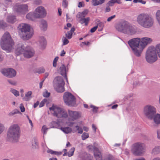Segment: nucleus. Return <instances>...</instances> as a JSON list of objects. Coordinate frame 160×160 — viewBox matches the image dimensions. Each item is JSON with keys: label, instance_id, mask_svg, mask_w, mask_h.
<instances>
[{"label": "nucleus", "instance_id": "1", "mask_svg": "<svg viewBox=\"0 0 160 160\" xmlns=\"http://www.w3.org/2000/svg\"><path fill=\"white\" fill-rule=\"evenodd\" d=\"M49 109L54 116L58 118H63L65 122V123L70 127H72L74 123L72 121L76 120L81 116V113L80 112L68 110V113L69 118L68 119V114L62 108L53 105L49 108Z\"/></svg>", "mask_w": 160, "mask_h": 160}, {"label": "nucleus", "instance_id": "2", "mask_svg": "<svg viewBox=\"0 0 160 160\" xmlns=\"http://www.w3.org/2000/svg\"><path fill=\"white\" fill-rule=\"evenodd\" d=\"M157 56L160 58V43L149 47L145 53V59L147 62L152 63L158 59Z\"/></svg>", "mask_w": 160, "mask_h": 160}, {"label": "nucleus", "instance_id": "3", "mask_svg": "<svg viewBox=\"0 0 160 160\" xmlns=\"http://www.w3.org/2000/svg\"><path fill=\"white\" fill-rule=\"evenodd\" d=\"M21 135V129L17 124H12L9 127L7 133V139L9 141L18 142Z\"/></svg>", "mask_w": 160, "mask_h": 160}, {"label": "nucleus", "instance_id": "4", "mask_svg": "<svg viewBox=\"0 0 160 160\" xmlns=\"http://www.w3.org/2000/svg\"><path fill=\"white\" fill-rule=\"evenodd\" d=\"M136 21L140 26L146 28L152 27L154 23L153 18L146 13H142L138 15Z\"/></svg>", "mask_w": 160, "mask_h": 160}, {"label": "nucleus", "instance_id": "5", "mask_svg": "<svg viewBox=\"0 0 160 160\" xmlns=\"http://www.w3.org/2000/svg\"><path fill=\"white\" fill-rule=\"evenodd\" d=\"M0 44L2 49L7 52H10L13 50L14 43L8 32H6L2 36Z\"/></svg>", "mask_w": 160, "mask_h": 160}, {"label": "nucleus", "instance_id": "6", "mask_svg": "<svg viewBox=\"0 0 160 160\" xmlns=\"http://www.w3.org/2000/svg\"><path fill=\"white\" fill-rule=\"evenodd\" d=\"M140 42L141 38H139L132 39L128 42L132 53L137 57H140L142 53Z\"/></svg>", "mask_w": 160, "mask_h": 160}, {"label": "nucleus", "instance_id": "7", "mask_svg": "<svg viewBox=\"0 0 160 160\" xmlns=\"http://www.w3.org/2000/svg\"><path fill=\"white\" fill-rule=\"evenodd\" d=\"M54 87L58 92H62L64 90V82L62 78L60 76L56 77L54 80Z\"/></svg>", "mask_w": 160, "mask_h": 160}, {"label": "nucleus", "instance_id": "8", "mask_svg": "<svg viewBox=\"0 0 160 160\" xmlns=\"http://www.w3.org/2000/svg\"><path fill=\"white\" fill-rule=\"evenodd\" d=\"M63 98L64 102L67 105L73 106L75 105L76 102L75 98L71 93L68 92H65Z\"/></svg>", "mask_w": 160, "mask_h": 160}, {"label": "nucleus", "instance_id": "9", "mask_svg": "<svg viewBox=\"0 0 160 160\" xmlns=\"http://www.w3.org/2000/svg\"><path fill=\"white\" fill-rule=\"evenodd\" d=\"M115 27L117 30H133L135 29L134 26L126 21L116 23Z\"/></svg>", "mask_w": 160, "mask_h": 160}, {"label": "nucleus", "instance_id": "10", "mask_svg": "<svg viewBox=\"0 0 160 160\" xmlns=\"http://www.w3.org/2000/svg\"><path fill=\"white\" fill-rule=\"evenodd\" d=\"M145 145L142 143L134 144L132 151L134 155L137 156L142 155L145 151Z\"/></svg>", "mask_w": 160, "mask_h": 160}, {"label": "nucleus", "instance_id": "11", "mask_svg": "<svg viewBox=\"0 0 160 160\" xmlns=\"http://www.w3.org/2000/svg\"><path fill=\"white\" fill-rule=\"evenodd\" d=\"M143 112L147 117L150 119H152L156 113V109L153 106L148 104L144 107Z\"/></svg>", "mask_w": 160, "mask_h": 160}, {"label": "nucleus", "instance_id": "12", "mask_svg": "<svg viewBox=\"0 0 160 160\" xmlns=\"http://www.w3.org/2000/svg\"><path fill=\"white\" fill-rule=\"evenodd\" d=\"M13 9L15 12L20 15L25 14L29 11L28 7L26 4H17L14 6Z\"/></svg>", "mask_w": 160, "mask_h": 160}, {"label": "nucleus", "instance_id": "13", "mask_svg": "<svg viewBox=\"0 0 160 160\" xmlns=\"http://www.w3.org/2000/svg\"><path fill=\"white\" fill-rule=\"evenodd\" d=\"M35 18H42L47 15V11L45 8L42 6L38 7L34 10Z\"/></svg>", "mask_w": 160, "mask_h": 160}, {"label": "nucleus", "instance_id": "14", "mask_svg": "<svg viewBox=\"0 0 160 160\" xmlns=\"http://www.w3.org/2000/svg\"><path fill=\"white\" fill-rule=\"evenodd\" d=\"M19 35L20 38L24 40L31 38L34 34L33 31H19Z\"/></svg>", "mask_w": 160, "mask_h": 160}, {"label": "nucleus", "instance_id": "15", "mask_svg": "<svg viewBox=\"0 0 160 160\" xmlns=\"http://www.w3.org/2000/svg\"><path fill=\"white\" fill-rule=\"evenodd\" d=\"M37 43L39 49L41 50H43L46 48L47 45V41L44 36H39L38 38Z\"/></svg>", "mask_w": 160, "mask_h": 160}, {"label": "nucleus", "instance_id": "16", "mask_svg": "<svg viewBox=\"0 0 160 160\" xmlns=\"http://www.w3.org/2000/svg\"><path fill=\"white\" fill-rule=\"evenodd\" d=\"M87 148L90 150H93L94 155L96 160H102V156L101 153L99 151L98 149L94 146L91 145L88 146Z\"/></svg>", "mask_w": 160, "mask_h": 160}, {"label": "nucleus", "instance_id": "17", "mask_svg": "<svg viewBox=\"0 0 160 160\" xmlns=\"http://www.w3.org/2000/svg\"><path fill=\"white\" fill-rule=\"evenodd\" d=\"M1 72L4 76L9 78L15 77L16 73L15 70L12 68L2 69L1 70Z\"/></svg>", "mask_w": 160, "mask_h": 160}, {"label": "nucleus", "instance_id": "18", "mask_svg": "<svg viewBox=\"0 0 160 160\" xmlns=\"http://www.w3.org/2000/svg\"><path fill=\"white\" fill-rule=\"evenodd\" d=\"M152 41V39L148 37H145L141 38L140 44L142 52L146 46L150 44Z\"/></svg>", "mask_w": 160, "mask_h": 160}, {"label": "nucleus", "instance_id": "19", "mask_svg": "<svg viewBox=\"0 0 160 160\" xmlns=\"http://www.w3.org/2000/svg\"><path fill=\"white\" fill-rule=\"evenodd\" d=\"M26 47L24 45L19 44L16 46L15 54L16 56H19L24 52Z\"/></svg>", "mask_w": 160, "mask_h": 160}, {"label": "nucleus", "instance_id": "20", "mask_svg": "<svg viewBox=\"0 0 160 160\" xmlns=\"http://www.w3.org/2000/svg\"><path fill=\"white\" fill-rule=\"evenodd\" d=\"M34 53L33 50L30 47L27 46L26 47L23 55L25 58H29L33 56Z\"/></svg>", "mask_w": 160, "mask_h": 160}, {"label": "nucleus", "instance_id": "21", "mask_svg": "<svg viewBox=\"0 0 160 160\" xmlns=\"http://www.w3.org/2000/svg\"><path fill=\"white\" fill-rule=\"evenodd\" d=\"M65 123V122L63 119L62 121H58L57 122L52 121L50 124V128H55L58 129H60L61 126L64 125Z\"/></svg>", "mask_w": 160, "mask_h": 160}, {"label": "nucleus", "instance_id": "22", "mask_svg": "<svg viewBox=\"0 0 160 160\" xmlns=\"http://www.w3.org/2000/svg\"><path fill=\"white\" fill-rule=\"evenodd\" d=\"M68 71V70H67L65 66L63 65H62L59 68L58 70V72L60 74L64 77H65L66 81L68 83V78L67 76V72Z\"/></svg>", "mask_w": 160, "mask_h": 160}, {"label": "nucleus", "instance_id": "23", "mask_svg": "<svg viewBox=\"0 0 160 160\" xmlns=\"http://www.w3.org/2000/svg\"><path fill=\"white\" fill-rule=\"evenodd\" d=\"M18 30H31L33 29L31 25L24 23L19 24L18 27Z\"/></svg>", "mask_w": 160, "mask_h": 160}, {"label": "nucleus", "instance_id": "24", "mask_svg": "<svg viewBox=\"0 0 160 160\" xmlns=\"http://www.w3.org/2000/svg\"><path fill=\"white\" fill-rule=\"evenodd\" d=\"M79 157L81 160H92V157L90 155L86 152L80 153Z\"/></svg>", "mask_w": 160, "mask_h": 160}, {"label": "nucleus", "instance_id": "25", "mask_svg": "<svg viewBox=\"0 0 160 160\" xmlns=\"http://www.w3.org/2000/svg\"><path fill=\"white\" fill-rule=\"evenodd\" d=\"M122 32L125 34L127 36L134 35L139 34L137 31H121Z\"/></svg>", "mask_w": 160, "mask_h": 160}, {"label": "nucleus", "instance_id": "26", "mask_svg": "<svg viewBox=\"0 0 160 160\" xmlns=\"http://www.w3.org/2000/svg\"><path fill=\"white\" fill-rule=\"evenodd\" d=\"M32 92L31 91H29L26 92L25 96L22 98V100L25 101H29L32 98Z\"/></svg>", "mask_w": 160, "mask_h": 160}, {"label": "nucleus", "instance_id": "27", "mask_svg": "<svg viewBox=\"0 0 160 160\" xmlns=\"http://www.w3.org/2000/svg\"><path fill=\"white\" fill-rule=\"evenodd\" d=\"M9 27L11 26L7 25L3 20H0V29H9Z\"/></svg>", "mask_w": 160, "mask_h": 160}, {"label": "nucleus", "instance_id": "28", "mask_svg": "<svg viewBox=\"0 0 160 160\" xmlns=\"http://www.w3.org/2000/svg\"><path fill=\"white\" fill-rule=\"evenodd\" d=\"M152 118L154 122L157 125L160 124V114H157L154 115Z\"/></svg>", "mask_w": 160, "mask_h": 160}, {"label": "nucleus", "instance_id": "29", "mask_svg": "<svg viewBox=\"0 0 160 160\" xmlns=\"http://www.w3.org/2000/svg\"><path fill=\"white\" fill-rule=\"evenodd\" d=\"M60 129L65 134L70 133L72 131V129L68 127H63L61 126Z\"/></svg>", "mask_w": 160, "mask_h": 160}, {"label": "nucleus", "instance_id": "30", "mask_svg": "<svg viewBox=\"0 0 160 160\" xmlns=\"http://www.w3.org/2000/svg\"><path fill=\"white\" fill-rule=\"evenodd\" d=\"M6 20L9 23H13L16 21V18L15 16L10 15L7 17Z\"/></svg>", "mask_w": 160, "mask_h": 160}, {"label": "nucleus", "instance_id": "31", "mask_svg": "<svg viewBox=\"0 0 160 160\" xmlns=\"http://www.w3.org/2000/svg\"><path fill=\"white\" fill-rule=\"evenodd\" d=\"M26 18L29 20L32 21L36 18L34 12H30L28 13L26 15Z\"/></svg>", "mask_w": 160, "mask_h": 160}, {"label": "nucleus", "instance_id": "32", "mask_svg": "<svg viewBox=\"0 0 160 160\" xmlns=\"http://www.w3.org/2000/svg\"><path fill=\"white\" fill-rule=\"evenodd\" d=\"M106 0H92V3L94 6L101 5L104 3Z\"/></svg>", "mask_w": 160, "mask_h": 160}, {"label": "nucleus", "instance_id": "33", "mask_svg": "<svg viewBox=\"0 0 160 160\" xmlns=\"http://www.w3.org/2000/svg\"><path fill=\"white\" fill-rule=\"evenodd\" d=\"M39 26L41 30L47 29L48 27L47 23L45 21L42 20Z\"/></svg>", "mask_w": 160, "mask_h": 160}, {"label": "nucleus", "instance_id": "34", "mask_svg": "<svg viewBox=\"0 0 160 160\" xmlns=\"http://www.w3.org/2000/svg\"><path fill=\"white\" fill-rule=\"evenodd\" d=\"M90 18L89 17L87 18H82L81 19H78L79 22L81 24H82L85 23V25L87 26L90 20Z\"/></svg>", "mask_w": 160, "mask_h": 160}, {"label": "nucleus", "instance_id": "35", "mask_svg": "<svg viewBox=\"0 0 160 160\" xmlns=\"http://www.w3.org/2000/svg\"><path fill=\"white\" fill-rule=\"evenodd\" d=\"M115 3L120 4L121 2L120 0H111L108 2L107 5L108 6H112L114 5Z\"/></svg>", "mask_w": 160, "mask_h": 160}, {"label": "nucleus", "instance_id": "36", "mask_svg": "<svg viewBox=\"0 0 160 160\" xmlns=\"http://www.w3.org/2000/svg\"><path fill=\"white\" fill-rule=\"evenodd\" d=\"M74 31H68L65 32V37H66L68 39L71 38L73 33H74V34H75V33H74Z\"/></svg>", "mask_w": 160, "mask_h": 160}, {"label": "nucleus", "instance_id": "37", "mask_svg": "<svg viewBox=\"0 0 160 160\" xmlns=\"http://www.w3.org/2000/svg\"><path fill=\"white\" fill-rule=\"evenodd\" d=\"M18 113L21 114V112H20L17 109H16L10 112L8 114V115L9 117H12L13 115Z\"/></svg>", "mask_w": 160, "mask_h": 160}, {"label": "nucleus", "instance_id": "38", "mask_svg": "<svg viewBox=\"0 0 160 160\" xmlns=\"http://www.w3.org/2000/svg\"><path fill=\"white\" fill-rule=\"evenodd\" d=\"M47 152L48 153H50L52 155H61L62 154V152H61L54 151L49 149H48V150H47Z\"/></svg>", "mask_w": 160, "mask_h": 160}, {"label": "nucleus", "instance_id": "39", "mask_svg": "<svg viewBox=\"0 0 160 160\" xmlns=\"http://www.w3.org/2000/svg\"><path fill=\"white\" fill-rule=\"evenodd\" d=\"M68 38L64 36L62 37V45L64 46L68 44L69 43V41Z\"/></svg>", "mask_w": 160, "mask_h": 160}, {"label": "nucleus", "instance_id": "40", "mask_svg": "<svg viewBox=\"0 0 160 160\" xmlns=\"http://www.w3.org/2000/svg\"><path fill=\"white\" fill-rule=\"evenodd\" d=\"M152 152L155 154H157L160 152V146H157L152 150Z\"/></svg>", "mask_w": 160, "mask_h": 160}, {"label": "nucleus", "instance_id": "41", "mask_svg": "<svg viewBox=\"0 0 160 160\" xmlns=\"http://www.w3.org/2000/svg\"><path fill=\"white\" fill-rule=\"evenodd\" d=\"M32 148H38V142L37 141L34 139L32 141Z\"/></svg>", "mask_w": 160, "mask_h": 160}, {"label": "nucleus", "instance_id": "42", "mask_svg": "<svg viewBox=\"0 0 160 160\" xmlns=\"http://www.w3.org/2000/svg\"><path fill=\"white\" fill-rule=\"evenodd\" d=\"M156 19L160 26V10H158L156 14Z\"/></svg>", "mask_w": 160, "mask_h": 160}, {"label": "nucleus", "instance_id": "43", "mask_svg": "<svg viewBox=\"0 0 160 160\" xmlns=\"http://www.w3.org/2000/svg\"><path fill=\"white\" fill-rule=\"evenodd\" d=\"M74 151L75 148H71L69 152H68V156L69 157H71L73 156Z\"/></svg>", "mask_w": 160, "mask_h": 160}, {"label": "nucleus", "instance_id": "44", "mask_svg": "<svg viewBox=\"0 0 160 160\" xmlns=\"http://www.w3.org/2000/svg\"><path fill=\"white\" fill-rule=\"evenodd\" d=\"M10 92L16 97L18 96L19 95V92L15 89H11Z\"/></svg>", "mask_w": 160, "mask_h": 160}, {"label": "nucleus", "instance_id": "45", "mask_svg": "<svg viewBox=\"0 0 160 160\" xmlns=\"http://www.w3.org/2000/svg\"><path fill=\"white\" fill-rule=\"evenodd\" d=\"M133 2L134 3L139 2L142 4H145L146 3V1L143 0H133Z\"/></svg>", "mask_w": 160, "mask_h": 160}, {"label": "nucleus", "instance_id": "46", "mask_svg": "<svg viewBox=\"0 0 160 160\" xmlns=\"http://www.w3.org/2000/svg\"><path fill=\"white\" fill-rule=\"evenodd\" d=\"M77 130L78 131V133L80 134H82L83 132L82 129L79 126L77 125L75 126Z\"/></svg>", "mask_w": 160, "mask_h": 160}, {"label": "nucleus", "instance_id": "47", "mask_svg": "<svg viewBox=\"0 0 160 160\" xmlns=\"http://www.w3.org/2000/svg\"><path fill=\"white\" fill-rule=\"evenodd\" d=\"M33 3L36 5H38L42 3V0H33Z\"/></svg>", "mask_w": 160, "mask_h": 160}, {"label": "nucleus", "instance_id": "48", "mask_svg": "<svg viewBox=\"0 0 160 160\" xmlns=\"http://www.w3.org/2000/svg\"><path fill=\"white\" fill-rule=\"evenodd\" d=\"M77 17L78 19H80L85 18V17L83 16L81 12H79L77 15Z\"/></svg>", "mask_w": 160, "mask_h": 160}, {"label": "nucleus", "instance_id": "49", "mask_svg": "<svg viewBox=\"0 0 160 160\" xmlns=\"http://www.w3.org/2000/svg\"><path fill=\"white\" fill-rule=\"evenodd\" d=\"M89 137V135L88 133L84 132L82 135V139L83 140H85L86 139L88 138Z\"/></svg>", "mask_w": 160, "mask_h": 160}, {"label": "nucleus", "instance_id": "50", "mask_svg": "<svg viewBox=\"0 0 160 160\" xmlns=\"http://www.w3.org/2000/svg\"><path fill=\"white\" fill-rule=\"evenodd\" d=\"M5 129V127L3 124L0 123V134H1Z\"/></svg>", "mask_w": 160, "mask_h": 160}, {"label": "nucleus", "instance_id": "51", "mask_svg": "<svg viewBox=\"0 0 160 160\" xmlns=\"http://www.w3.org/2000/svg\"><path fill=\"white\" fill-rule=\"evenodd\" d=\"M3 1V2H4V5L6 6L10 4L12 0H2Z\"/></svg>", "mask_w": 160, "mask_h": 160}, {"label": "nucleus", "instance_id": "52", "mask_svg": "<svg viewBox=\"0 0 160 160\" xmlns=\"http://www.w3.org/2000/svg\"><path fill=\"white\" fill-rule=\"evenodd\" d=\"M47 101V100L46 99H44L42 100L40 102L39 107L40 108H41L43 107L46 102Z\"/></svg>", "mask_w": 160, "mask_h": 160}, {"label": "nucleus", "instance_id": "53", "mask_svg": "<svg viewBox=\"0 0 160 160\" xmlns=\"http://www.w3.org/2000/svg\"><path fill=\"white\" fill-rule=\"evenodd\" d=\"M98 28H100L99 29H100V30H102V28L103 27V24L100 21H98V23H97V25Z\"/></svg>", "mask_w": 160, "mask_h": 160}, {"label": "nucleus", "instance_id": "54", "mask_svg": "<svg viewBox=\"0 0 160 160\" xmlns=\"http://www.w3.org/2000/svg\"><path fill=\"white\" fill-rule=\"evenodd\" d=\"M48 129V128H47L46 126L44 125L42 128V130L43 133L45 134Z\"/></svg>", "mask_w": 160, "mask_h": 160}, {"label": "nucleus", "instance_id": "55", "mask_svg": "<svg viewBox=\"0 0 160 160\" xmlns=\"http://www.w3.org/2000/svg\"><path fill=\"white\" fill-rule=\"evenodd\" d=\"M105 160H115L114 158L111 155H109Z\"/></svg>", "mask_w": 160, "mask_h": 160}, {"label": "nucleus", "instance_id": "56", "mask_svg": "<svg viewBox=\"0 0 160 160\" xmlns=\"http://www.w3.org/2000/svg\"><path fill=\"white\" fill-rule=\"evenodd\" d=\"M19 108L21 112H24L25 111V108L24 107L23 104L22 103L20 105Z\"/></svg>", "mask_w": 160, "mask_h": 160}, {"label": "nucleus", "instance_id": "57", "mask_svg": "<svg viewBox=\"0 0 160 160\" xmlns=\"http://www.w3.org/2000/svg\"><path fill=\"white\" fill-rule=\"evenodd\" d=\"M68 5V2L66 0H63L62 2V5L65 8H66Z\"/></svg>", "mask_w": 160, "mask_h": 160}, {"label": "nucleus", "instance_id": "58", "mask_svg": "<svg viewBox=\"0 0 160 160\" xmlns=\"http://www.w3.org/2000/svg\"><path fill=\"white\" fill-rule=\"evenodd\" d=\"M50 95V93L49 92H47V91H45L43 93V96L44 97H48Z\"/></svg>", "mask_w": 160, "mask_h": 160}, {"label": "nucleus", "instance_id": "59", "mask_svg": "<svg viewBox=\"0 0 160 160\" xmlns=\"http://www.w3.org/2000/svg\"><path fill=\"white\" fill-rule=\"evenodd\" d=\"M116 17L115 15H113V16H112L109 17L107 20V21L108 22H110L111 21L112 19H114Z\"/></svg>", "mask_w": 160, "mask_h": 160}, {"label": "nucleus", "instance_id": "60", "mask_svg": "<svg viewBox=\"0 0 160 160\" xmlns=\"http://www.w3.org/2000/svg\"><path fill=\"white\" fill-rule=\"evenodd\" d=\"M44 71V69L43 68H41L38 70L37 72L39 73H43Z\"/></svg>", "mask_w": 160, "mask_h": 160}, {"label": "nucleus", "instance_id": "61", "mask_svg": "<svg viewBox=\"0 0 160 160\" xmlns=\"http://www.w3.org/2000/svg\"><path fill=\"white\" fill-rule=\"evenodd\" d=\"M83 16L85 17L88 12V11L87 9L84 10L83 11L81 12Z\"/></svg>", "mask_w": 160, "mask_h": 160}, {"label": "nucleus", "instance_id": "62", "mask_svg": "<svg viewBox=\"0 0 160 160\" xmlns=\"http://www.w3.org/2000/svg\"><path fill=\"white\" fill-rule=\"evenodd\" d=\"M90 107L93 109V111L95 112H97L98 109V107H95V106L93 105H91Z\"/></svg>", "mask_w": 160, "mask_h": 160}, {"label": "nucleus", "instance_id": "63", "mask_svg": "<svg viewBox=\"0 0 160 160\" xmlns=\"http://www.w3.org/2000/svg\"><path fill=\"white\" fill-rule=\"evenodd\" d=\"M84 4L83 2H79L78 7V8H81L84 7Z\"/></svg>", "mask_w": 160, "mask_h": 160}, {"label": "nucleus", "instance_id": "64", "mask_svg": "<svg viewBox=\"0 0 160 160\" xmlns=\"http://www.w3.org/2000/svg\"><path fill=\"white\" fill-rule=\"evenodd\" d=\"M8 82L12 85H15L16 84V82L15 81L11 80H8Z\"/></svg>", "mask_w": 160, "mask_h": 160}]
</instances>
